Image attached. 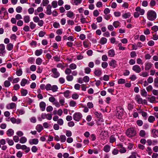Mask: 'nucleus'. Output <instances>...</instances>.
<instances>
[{"label": "nucleus", "instance_id": "0eeeda50", "mask_svg": "<svg viewBox=\"0 0 158 158\" xmlns=\"http://www.w3.org/2000/svg\"><path fill=\"white\" fill-rule=\"evenodd\" d=\"M41 117L43 119L46 118L50 120L52 119V114H50L43 113L41 114Z\"/></svg>", "mask_w": 158, "mask_h": 158}, {"label": "nucleus", "instance_id": "f704fd0d", "mask_svg": "<svg viewBox=\"0 0 158 158\" xmlns=\"http://www.w3.org/2000/svg\"><path fill=\"white\" fill-rule=\"evenodd\" d=\"M135 99L139 104L142 103V99L140 98L139 96L137 95L135 98Z\"/></svg>", "mask_w": 158, "mask_h": 158}, {"label": "nucleus", "instance_id": "c03bdc74", "mask_svg": "<svg viewBox=\"0 0 158 158\" xmlns=\"http://www.w3.org/2000/svg\"><path fill=\"white\" fill-rule=\"evenodd\" d=\"M58 89V88L57 85H53L51 87V90L53 92H55L57 91Z\"/></svg>", "mask_w": 158, "mask_h": 158}, {"label": "nucleus", "instance_id": "c85d7f7f", "mask_svg": "<svg viewBox=\"0 0 158 158\" xmlns=\"http://www.w3.org/2000/svg\"><path fill=\"white\" fill-rule=\"evenodd\" d=\"M141 94L143 97H146L147 96V93L145 89H143L141 90Z\"/></svg>", "mask_w": 158, "mask_h": 158}, {"label": "nucleus", "instance_id": "c9c22d12", "mask_svg": "<svg viewBox=\"0 0 158 158\" xmlns=\"http://www.w3.org/2000/svg\"><path fill=\"white\" fill-rule=\"evenodd\" d=\"M27 141L26 138L24 136L21 137L19 140L20 142L22 143H25Z\"/></svg>", "mask_w": 158, "mask_h": 158}, {"label": "nucleus", "instance_id": "473e14b6", "mask_svg": "<svg viewBox=\"0 0 158 158\" xmlns=\"http://www.w3.org/2000/svg\"><path fill=\"white\" fill-rule=\"evenodd\" d=\"M66 137L65 135H61L60 136V140L61 142H64L66 140Z\"/></svg>", "mask_w": 158, "mask_h": 158}, {"label": "nucleus", "instance_id": "4be33fe9", "mask_svg": "<svg viewBox=\"0 0 158 158\" xmlns=\"http://www.w3.org/2000/svg\"><path fill=\"white\" fill-rule=\"evenodd\" d=\"M110 149V146L108 145H105L103 148V151L106 152H109Z\"/></svg>", "mask_w": 158, "mask_h": 158}, {"label": "nucleus", "instance_id": "6e6d98bb", "mask_svg": "<svg viewBox=\"0 0 158 158\" xmlns=\"http://www.w3.org/2000/svg\"><path fill=\"white\" fill-rule=\"evenodd\" d=\"M148 99L150 102H152L155 100V97L152 96L151 97L148 98Z\"/></svg>", "mask_w": 158, "mask_h": 158}, {"label": "nucleus", "instance_id": "a878e982", "mask_svg": "<svg viewBox=\"0 0 158 158\" xmlns=\"http://www.w3.org/2000/svg\"><path fill=\"white\" fill-rule=\"evenodd\" d=\"M36 129L39 132H40L43 129V127L41 125L39 124L36 126Z\"/></svg>", "mask_w": 158, "mask_h": 158}, {"label": "nucleus", "instance_id": "338daca9", "mask_svg": "<svg viewBox=\"0 0 158 158\" xmlns=\"http://www.w3.org/2000/svg\"><path fill=\"white\" fill-rule=\"evenodd\" d=\"M66 135L67 137H70L72 135V132L69 130H67L66 131Z\"/></svg>", "mask_w": 158, "mask_h": 158}, {"label": "nucleus", "instance_id": "e2e57ef3", "mask_svg": "<svg viewBox=\"0 0 158 158\" xmlns=\"http://www.w3.org/2000/svg\"><path fill=\"white\" fill-rule=\"evenodd\" d=\"M66 79L69 81H72L73 79V77L72 75H68L66 77Z\"/></svg>", "mask_w": 158, "mask_h": 158}, {"label": "nucleus", "instance_id": "393cba45", "mask_svg": "<svg viewBox=\"0 0 158 158\" xmlns=\"http://www.w3.org/2000/svg\"><path fill=\"white\" fill-rule=\"evenodd\" d=\"M21 93L22 96H25L28 94V91L26 89H22L21 90Z\"/></svg>", "mask_w": 158, "mask_h": 158}, {"label": "nucleus", "instance_id": "49530a36", "mask_svg": "<svg viewBox=\"0 0 158 158\" xmlns=\"http://www.w3.org/2000/svg\"><path fill=\"white\" fill-rule=\"evenodd\" d=\"M125 79L121 78L118 80V84H122L125 83Z\"/></svg>", "mask_w": 158, "mask_h": 158}, {"label": "nucleus", "instance_id": "72a5a7b5", "mask_svg": "<svg viewBox=\"0 0 158 158\" xmlns=\"http://www.w3.org/2000/svg\"><path fill=\"white\" fill-rule=\"evenodd\" d=\"M43 61L42 59L40 57L38 58L36 60V63L37 64L40 65L42 64Z\"/></svg>", "mask_w": 158, "mask_h": 158}, {"label": "nucleus", "instance_id": "5fc2aeb1", "mask_svg": "<svg viewBox=\"0 0 158 158\" xmlns=\"http://www.w3.org/2000/svg\"><path fill=\"white\" fill-rule=\"evenodd\" d=\"M10 85V83L9 81L6 80L4 82V85L5 87H8Z\"/></svg>", "mask_w": 158, "mask_h": 158}, {"label": "nucleus", "instance_id": "dca6fc26", "mask_svg": "<svg viewBox=\"0 0 158 158\" xmlns=\"http://www.w3.org/2000/svg\"><path fill=\"white\" fill-rule=\"evenodd\" d=\"M94 74L96 76H100L102 74V71L100 69H95Z\"/></svg>", "mask_w": 158, "mask_h": 158}, {"label": "nucleus", "instance_id": "37998d69", "mask_svg": "<svg viewBox=\"0 0 158 158\" xmlns=\"http://www.w3.org/2000/svg\"><path fill=\"white\" fill-rule=\"evenodd\" d=\"M155 120V118L153 116H150L148 118V121L150 123H153Z\"/></svg>", "mask_w": 158, "mask_h": 158}, {"label": "nucleus", "instance_id": "bf43d9fd", "mask_svg": "<svg viewBox=\"0 0 158 158\" xmlns=\"http://www.w3.org/2000/svg\"><path fill=\"white\" fill-rule=\"evenodd\" d=\"M28 11L29 14H32L35 11L34 8L32 7L29 8L28 9Z\"/></svg>", "mask_w": 158, "mask_h": 158}, {"label": "nucleus", "instance_id": "774afa93", "mask_svg": "<svg viewBox=\"0 0 158 158\" xmlns=\"http://www.w3.org/2000/svg\"><path fill=\"white\" fill-rule=\"evenodd\" d=\"M154 85L155 87H158V78H156L155 79L154 81Z\"/></svg>", "mask_w": 158, "mask_h": 158}, {"label": "nucleus", "instance_id": "412c9836", "mask_svg": "<svg viewBox=\"0 0 158 158\" xmlns=\"http://www.w3.org/2000/svg\"><path fill=\"white\" fill-rule=\"evenodd\" d=\"M152 64L150 62L146 63L145 64V69L146 70H149L152 67Z\"/></svg>", "mask_w": 158, "mask_h": 158}, {"label": "nucleus", "instance_id": "6e6552de", "mask_svg": "<svg viewBox=\"0 0 158 158\" xmlns=\"http://www.w3.org/2000/svg\"><path fill=\"white\" fill-rule=\"evenodd\" d=\"M52 72L53 73V77L55 78L58 77L60 75V73L57 71V69L56 68H54L52 69Z\"/></svg>", "mask_w": 158, "mask_h": 158}, {"label": "nucleus", "instance_id": "4c0bfd02", "mask_svg": "<svg viewBox=\"0 0 158 158\" xmlns=\"http://www.w3.org/2000/svg\"><path fill=\"white\" fill-rule=\"evenodd\" d=\"M27 83V79L23 78V79L21 82V85L22 86H24L25 85V84Z\"/></svg>", "mask_w": 158, "mask_h": 158}, {"label": "nucleus", "instance_id": "a211bd4d", "mask_svg": "<svg viewBox=\"0 0 158 158\" xmlns=\"http://www.w3.org/2000/svg\"><path fill=\"white\" fill-rule=\"evenodd\" d=\"M109 64L110 66L114 68L116 66V61L115 60H113L110 62Z\"/></svg>", "mask_w": 158, "mask_h": 158}, {"label": "nucleus", "instance_id": "39448f33", "mask_svg": "<svg viewBox=\"0 0 158 158\" xmlns=\"http://www.w3.org/2000/svg\"><path fill=\"white\" fill-rule=\"evenodd\" d=\"M33 20L35 23H38V25L42 27L43 26L44 22L42 20H40L38 17L36 16L33 18Z\"/></svg>", "mask_w": 158, "mask_h": 158}, {"label": "nucleus", "instance_id": "603ef678", "mask_svg": "<svg viewBox=\"0 0 158 158\" xmlns=\"http://www.w3.org/2000/svg\"><path fill=\"white\" fill-rule=\"evenodd\" d=\"M120 24V23L118 21L114 22L113 23V25L115 28H117L118 27Z\"/></svg>", "mask_w": 158, "mask_h": 158}, {"label": "nucleus", "instance_id": "aec40b11", "mask_svg": "<svg viewBox=\"0 0 158 158\" xmlns=\"http://www.w3.org/2000/svg\"><path fill=\"white\" fill-rule=\"evenodd\" d=\"M94 114L98 118H100L101 121L102 122H104V120L102 118V115L101 113H98L97 112H95Z\"/></svg>", "mask_w": 158, "mask_h": 158}, {"label": "nucleus", "instance_id": "3c124183", "mask_svg": "<svg viewBox=\"0 0 158 158\" xmlns=\"http://www.w3.org/2000/svg\"><path fill=\"white\" fill-rule=\"evenodd\" d=\"M49 3V1L48 0H43L42 3L43 6H46Z\"/></svg>", "mask_w": 158, "mask_h": 158}, {"label": "nucleus", "instance_id": "f3484780", "mask_svg": "<svg viewBox=\"0 0 158 158\" xmlns=\"http://www.w3.org/2000/svg\"><path fill=\"white\" fill-rule=\"evenodd\" d=\"M52 8V6L50 5H48L47 7L46 8V14L48 15H50L52 13V12L51 10Z\"/></svg>", "mask_w": 158, "mask_h": 158}, {"label": "nucleus", "instance_id": "9d476101", "mask_svg": "<svg viewBox=\"0 0 158 158\" xmlns=\"http://www.w3.org/2000/svg\"><path fill=\"white\" fill-rule=\"evenodd\" d=\"M100 136L102 139H106L107 137V132L105 131H102L100 134Z\"/></svg>", "mask_w": 158, "mask_h": 158}, {"label": "nucleus", "instance_id": "ddd939ff", "mask_svg": "<svg viewBox=\"0 0 158 158\" xmlns=\"http://www.w3.org/2000/svg\"><path fill=\"white\" fill-rule=\"evenodd\" d=\"M135 10L139 12L140 15H143L145 12V11L143 9H141L140 7L138 6L135 9Z\"/></svg>", "mask_w": 158, "mask_h": 158}, {"label": "nucleus", "instance_id": "423d86ee", "mask_svg": "<svg viewBox=\"0 0 158 158\" xmlns=\"http://www.w3.org/2000/svg\"><path fill=\"white\" fill-rule=\"evenodd\" d=\"M117 148L119 149V152L121 153H124L126 152V148L121 144H117L116 145Z\"/></svg>", "mask_w": 158, "mask_h": 158}, {"label": "nucleus", "instance_id": "680f3d73", "mask_svg": "<svg viewBox=\"0 0 158 158\" xmlns=\"http://www.w3.org/2000/svg\"><path fill=\"white\" fill-rule=\"evenodd\" d=\"M57 124L60 126L63 125L64 123V121L63 119L61 118L58 119L57 121Z\"/></svg>", "mask_w": 158, "mask_h": 158}, {"label": "nucleus", "instance_id": "a19ab883", "mask_svg": "<svg viewBox=\"0 0 158 158\" xmlns=\"http://www.w3.org/2000/svg\"><path fill=\"white\" fill-rule=\"evenodd\" d=\"M69 67L70 69L74 70L76 69L77 65L75 64L72 63L69 65Z\"/></svg>", "mask_w": 158, "mask_h": 158}, {"label": "nucleus", "instance_id": "8fccbe9b", "mask_svg": "<svg viewBox=\"0 0 158 158\" xmlns=\"http://www.w3.org/2000/svg\"><path fill=\"white\" fill-rule=\"evenodd\" d=\"M119 152L118 148H114L112 151V153L114 155H116L118 154Z\"/></svg>", "mask_w": 158, "mask_h": 158}, {"label": "nucleus", "instance_id": "ea45409f", "mask_svg": "<svg viewBox=\"0 0 158 158\" xmlns=\"http://www.w3.org/2000/svg\"><path fill=\"white\" fill-rule=\"evenodd\" d=\"M146 135V133L145 131L141 130L139 133V135L141 137H144Z\"/></svg>", "mask_w": 158, "mask_h": 158}, {"label": "nucleus", "instance_id": "09e8293b", "mask_svg": "<svg viewBox=\"0 0 158 158\" xmlns=\"http://www.w3.org/2000/svg\"><path fill=\"white\" fill-rule=\"evenodd\" d=\"M36 26V24L32 22H31L30 23V27L31 29L32 30L35 28Z\"/></svg>", "mask_w": 158, "mask_h": 158}, {"label": "nucleus", "instance_id": "2eb2a0df", "mask_svg": "<svg viewBox=\"0 0 158 158\" xmlns=\"http://www.w3.org/2000/svg\"><path fill=\"white\" fill-rule=\"evenodd\" d=\"M67 16L71 19H73L74 16V13L70 11H68L66 14Z\"/></svg>", "mask_w": 158, "mask_h": 158}, {"label": "nucleus", "instance_id": "f257e3e1", "mask_svg": "<svg viewBox=\"0 0 158 158\" xmlns=\"http://www.w3.org/2000/svg\"><path fill=\"white\" fill-rule=\"evenodd\" d=\"M156 13L153 10H149L147 13V18L151 21H153L156 18Z\"/></svg>", "mask_w": 158, "mask_h": 158}, {"label": "nucleus", "instance_id": "a18cd8bd", "mask_svg": "<svg viewBox=\"0 0 158 158\" xmlns=\"http://www.w3.org/2000/svg\"><path fill=\"white\" fill-rule=\"evenodd\" d=\"M79 97V95L76 93H74L72 94V98L73 99H77Z\"/></svg>", "mask_w": 158, "mask_h": 158}, {"label": "nucleus", "instance_id": "0e129e2a", "mask_svg": "<svg viewBox=\"0 0 158 158\" xmlns=\"http://www.w3.org/2000/svg\"><path fill=\"white\" fill-rule=\"evenodd\" d=\"M110 142L112 143L115 142L116 140V139L113 135L111 136L110 137Z\"/></svg>", "mask_w": 158, "mask_h": 158}, {"label": "nucleus", "instance_id": "c756f323", "mask_svg": "<svg viewBox=\"0 0 158 158\" xmlns=\"http://www.w3.org/2000/svg\"><path fill=\"white\" fill-rule=\"evenodd\" d=\"M23 19L25 23H27L30 21V17L29 15L25 16L24 17Z\"/></svg>", "mask_w": 158, "mask_h": 158}, {"label": "nucleus", "instance_id": "6ab92c4d", "mask_svg": "<svg viewBox=\"0 0 158 158\" xmlns=\"http://www.w3.org/2000/svg\"><path fill=\"white\" fill-rule=\"evenodd\" d=\"M43 10V9L42 7L40 6L38 7L37 9L35 10L34 14L35 15H38V13L42 12Z\"/></svg>", "mask_w": 158, "mask_h": 158}, {"label": "nucleus", "instance_id": "58836bf2", "mask_svg": "<svg viewBox=\"0 0 158 158\" xmlns=\"http://www.w3.org/2000/svg\"><path fill=\"white\" fill-rule=\"evenodd\" d=\"M109 56L111 57H113L115 55L114 51L113 50H110L108 52Z\"/></svg>", "mask_w": 158, "mask_h": 158}, {"label": "nucleus", "instance_id": "79ce46f5", "mask_svg": "<svg viewBox=\"0 0 158 158\" xmlns=\"http://www.w3.org/2000/svg\"><path fill=\"white\" fill-rule=\"evenodd\" d=\"M85 73L87 74H89L91 71V69L89 67L85 68L84 69Z\"/></svg>", "mask_w": 158, "mask_h": 158}, {"label": "nucleus", "instance_id": "e433bc0d", "mask_svg": "<svg viewBox=\"0 0 158 158\" xmlns=\"http://www.w3.org/2000/svg\"><path fill=\"white\" fill-rule=\"evenodd\" d=\"M42 52V50L41 49L37 50L35 52V54L37 56H39L41 54Z\"/></svg>", "mask_w": 158, "mask_h": 158}, {"label": "nucleus", "instance_id": "7c9ffc66", "mask_svg": "<svg viewBox=\"0 0 158 158\" xmlns=\"http://www.w3.org/2000/svg\"><path fill=\"white\" fill-rule=\"evenodd\" d=\"M107 39L104 37H102L100 40V43L103 45L106 44L107 42Z\"/></svg>", "mask_w": 158, "mask_h": 158}, {"label": "nucleus", "instance_id": "9b49d317", "mask_svg": "<svg viewBox=\"0 0 158 158\" xmlns=\"http://www.w3.org/2000/svg\"><path fill=\"white\" fill-rule=\"evenodd\" d=\"M39 142L38 139H33L29 141V143L31 145L37 144Z\"/></svg>", "mask_w": 158, "mask_h": 158}, {"label": "nucleus", "instance_id": "052dcab7", "mask_svg": "<svg viewBox=\"0 0 158 158\" xmlns=\"http://www.w3.org/2000/svg\"><path fill=\"white\" fill-rule=\"evenodd\" d=\"M6 140L10 145L11 146L13 145L14 142L12 140L9 139V138H7Z\"/></svg>", "mask_w": 158, "mask_h": 158}, {"label": "nucleus", "instance_id": "bb28decb", "mask_svg": "<svg viewBox=\"0 0 158 158\" xmlns=\"http://www.w3.org/2000/svg\"><path fill=\"white\" fill-rule=\"evenodd\" d=\"M21 149L23 150H25V152L28 153L30 150L29 148H27L25 145H22L21 146Z\"/></svg>", "mask_w": 158, "mask_h": 158}, {"label": "nucleus", "instance_id": "864d4df0", "mask_svg": "<svg viewBox=\"0 0 158 158\" xmlns=\"http://www.w3.org/2000/svg\"><path fill=\"white\" fill-rule=\"evenodd\" d=\"M69 104L70 106L74 107L76 105V103L75 101L72 100L70 101Z\"/></svg>", "mask_w": 158, "mask_h": 158}, {"label": "nucleus", "instance_id": "5701e85b", "mask_svg": "<svg viewBox=\"0 0 158 158\" xmlns=\"http://www.w3.org/2000/svg\"><path fill=\"white\" fill-rule=\"evenodd\" d=\"M14 133V131L11 129H10L6 131V134L8 136H11Z\"/></svg>", "mask_w": 158, "mask_h": 158}, {"label": "nucleus", "instance_id": "7ed1b4c3", "mask_svg": "<svg viewBox=\"0 0 158 158\" xmlns=\"http://www.w3.org/2000/svg\"><path fill=\"white\" fill-rule=\"evenodd\" d=\"M136 131L133 128L128 129L126 132L127 135L129 137H132L134 136L136 134Z\"/></svg>", "mask_w": 158, "mask_h": 158}, {"label": "nucleus", "instance_id": "13d9d810", "mask_svg": "<svg viewBox=\"0 0 158 158\" xmlns=\"http://www.w3.org/2000/svg\"><path fill=\"white\" fill-rule=\"evenodd\" d=\"M83 80L84 82H88L89 81V78L88 76H85L83 78Z\"/></svg>", "mask_w": 158, "mask_h": 158}, {"label": "nucleus", "instance_id": "f8f14e48", "mask_svg": "<svg viewBox=\"0 0 158 158\" xmlns=\"http://www.w3.org/2000/svg\"><path fill=\"white\" fill-rule=\"evenodd\" d=\"M16 104L13 102L11 103L8 104L6 106V108L8 109H13L16 107Z\"/></svg>", "mask_w": 158, "mask_h": 158}, {"label": "nucleus", "instance_id": "4d7b16f0", "mask_svg": "<svg viewBox=\"0 0 158 158\" xmlns=\"http://www.w3.org/2000/svg\"><path fill=\"white\" fill-rule=\"evenodd\" d=\"M65 73L66 74L69 75L72 73V71L70 68H67L65 71Z\"/></svg>", "mask_w": 158, "mask_h": 158}, {"label": "nucleus", "instance_id": "de8ad7c7", "mask_svg": "<svg viewBox=\"0 0 158 158\" xmlns=\"http://www.w3.org/2000/svg\"><path fill=\"white\" fill-rule=\"evenodd\" d=\"M69 91L68 90L66 91L63 94H64V96L66 98H68L69 96ZM60 94H63L62 93H60Z\"/></svg>", "mask_w": 158, "mask_h": 158}, {"label": "nucleus", "instance_id": "20e7f679", "mask_svg": "<svg viewBox=\"0 0 158 158\" xmlns=\"http://www.w3.org/2000/svg\"><path fill=\"white\" fill-rule=\"evenodd\" d=\"M73 119L77 122H79L82 117V115L80 112H76L73 116Z\"/></svg>", "mask_w": 158, "mask_h": 158}, {"label": "nucleus", "instance_id": "1a4fd4ad", "mask_svg": "<svg viewBox=\"0 0 158 158\" xmlns=\"http://www.w3.org/2000/svg\"><path fill=\"white\" fill-rule=\"evenodd\" d=\"M132 70L136 73H139L141 71V69L138 65H135L132 67Z\"/></svg>", "mask_w": 158, "mask_h": 158}, {"label": "nucleus", "instance_id": "f03ea898", "mask_svg": "<svg viewBox=\"0 0 158 158\" xmlns=\"http://www.w3.org/2000/svg\"><path fill=\"white\" fill-rule=\"evenodd\" d=\"M123 114V110L121 107H118L116 109V116L119 119L121 118Z\"/></svg>", "mask_w": 158, "mask_h": 158}, {"label": "nucleus", "instance_id": "4468645a", "mask_svg": "<svg viewBox=\"0 0 158 158\" xmlns=\"http://www.w3.org/2000/svg\"><path fill=\"white\" fill-rule=\"evenodd\" d=\"M40 107L42 111L45 110L46 104L45 102H41L40 103Z\"/></svg>", "mask_w": 158, "mask_h": 158}, {"label": "nucleus", "instance_id": "b1692460", "mask_svg": "<svg viewBox=\"0 0 158 158\" xmlns=\"http://www.w3.org/2000/svg\"><path fill=\"white\" fill-rule=\"evenodd\" d=\"M153 136L154 137H158V130L153 129L152 131Z\"/></svg>", "mask_w": 158, "mask_h": 158}, {"label": "nucleus", "instance_id": "69168bd1", "mask_svg": "<svg viewBox=\"0 0 158 158\" xmlns=\"http://www.w3.org/2000/svg\"><path fill=\"white\" fill-rule=\"evenodd\" d=\"M52 6L54 8H56L57 6V3L56 1H53L52 3Z\"/></svg>", "mask_w": 158, "mask_h": 158}, {"label": "nucleus", "instance_id": "2f4dec72", "mask_svg": "<svg viewBox=\"0 0 158 158\" xmlns=\"http://www.w3.org/2000/svg\"><path fill=\"white\" fill-rule=\"evenodd\" d=\"M13 48V45L11 43H9L6 46V48L9 51L11 50Z\"/></svg>", "mask_w": 158, "mask_h": 158}, {"label": "nucleus", "instance_id": "cd10ccee", "mask_svg": "<svg viewBox=\"0 0 158 158\" xmlns=\"http://www.w3.org/2000/svg\"><path fill=\"white\" fill-rule=\"evenodd\" d=\"M131 16V13L130 12H127L123 14L122 15V17L124 19H127L130 17Z\"/></svg>", "mask_w": 158, "mask_h": 158}]
</instances>
